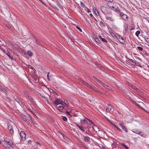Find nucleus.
<instances>
[{"label":"nucleus","instance_id":"f257e3e1","mask_svg":"<svg viewBox=\"0 0 149 149\" xmlns=\"http://www.w3.org/2000/svg\"><path fill=\"white\" fill-rule=\"evenodd\" d=\"M4 143L5 144L6 143V144H10L11 145V144L13 143V142L10 139H9L7 138H5L4 139V140L2 141H1V144L3 145V143Z\"/></svg>","mask_w":149,"mask_h":149},{"label":"nucleus","instance_id":"f03ea898","mask_svg":"<svg viewBox=\"0 0 149 149\" xmlns=\"http://www.w3.org/2000/svg\"><path fill=\"white\" fill-rule=\"evenodd\" d=\"M110 9L116 12H119L120 11V10L118 6L116 4L113 5V6H110Z\"/></svg>","mask_w":149,"mask_h":149},{"label":"nucleus","instance_id":"7ed1b4c3","mask_svg":"<svg viewBox=\"0 0 149 149\" xmlns=\"http://www.w3.org/2000/svg\"><path fill=\"white\" fill-rule=\"evenodd\" d=\"M79 80L83 84H84L86 86H87V87H88L89 88L91 89H93V87L92 86H91L89 84H88L81 78H79Z\"/></svg>","mask_w":149,"mask_h":149},{"label":"nucleus","instance_id":"20e7f679","mask_svg":"<svg viewBox=\"0 0 149 149\" xmlns=\"http://www.w3.org/2000/svg\"><path fill=\"white\" fill-rule=\"evenodd\" d=\"M6 143H3V146L5 147L7 149H13V143L10 145V144H6Z\"/></svg>","mask_w":149,"mask_h":149},{"label":"nucleus","instance_id":"39448f33","mask_svg":"<svg viewBox=\"0 0 149 149\" xmlns=\"http://www.w3.org/2000/svg\"><path fill=\"white\" fill-rule=\"evenodd\" d=\"M54 102L56 105L61 104L63 105V101L60 100L59 99L56 98L54 101Z\"/></svg>","mask_w":149,"mask_h":149},{"label":"nucleus","instance_id":"423d86ee","mask_svg":"<svg viewBox=\"0 0 149 149\" xmlns=\"http://www.w3.org/2000/svg\"><path fill=\"white\" fill-rule=\"evenodd\" d=\"M120 43L123 44H124L125 42L123 38L120 36H117L116 38Z\"/></svg>","mask_w":149,"mask_h":149},{"label":"nucleus","instance_id":"0eeeda50","mask_svg":"<svg viewBox=\"0 0 149 149\" xmlns=\"http://www.w3.org/2000/svg\"><path fill=\"white\" fill-rule=\"evenodd\" d=\"M20 135L21 139L22 140H24L25 139L26 135L25 133L23 131H21L20 133Z\"/></svg>","mask_w":149,"mask_h":149},{"label":"nucleus","instance_id":"6e6552de","mask_svg":"<svg viewBox=\"0 0 149 149\" xmlns=\"http://www.w3.org/2000/svg\"><path fill=\"white\" fill-rule=\"evenodd\" d=\"M119 127L122 128L123 131L126 132H127V129L124 126V124L123 123H120L119 124Z\"/></svg>","mask_w":149,"mask_h":149},{"label":"nucleus","instance_id":"1a4fd4ad","mask_svg":"<svg viewBox=\"0 0 149 149\" xmlns=\"http://www.w3.org/2000/svg\"><path fill=\"white\" fill-rule=\"evenodd\" d=\"M129 100L132 102L134 103L135 105H136L137 107H139V108H141V109L144 110L145 111H146V110H145L143 108H141V106L139 105V104H137L133 100V99L132 98L130 97H129Z\"/></svg>","mask_w":149,"mask_h":149},{"label":"nucleus","instance_id":"9d476101","mask_svg":"<svg viewBox=\"0 0 149 149\" xmlns=\"http://www.w3.org/2000/svg\"><path fill=\"white\" fill-rule=\"evenodd\" d=\"M0 90L2 92H4L6 93V90L4 88V87L3 85V84L0 82Z\"/></svg>","mask_w":149,"mask_h":149},{"label":"nucleus","instance_id":"9b49d317","mask_svg":"<svg viewBox=\"0 0 149 149\" xmlns=\"http://www.w3.org/2000/svg\"><path fill=\"white\" fill-rule=\"evenodd\" d=\"M8 129L9 130L10 133L11 134H14L13 130L12 128V127L11 126H10V125H9L8 126Z\"/></svg>","mask_w":149,"mask_h":149},{"label":"nucleus","instance_id":"f8f14e48","mask_svg":"<svg viewBox=\"0 0 149 149\" xmlns=\"http://www.w3.org/2000/svg\"><path fill=\"white\" fill-rule=\"evenodd\" d=\"M87 120H88L90 121L86 118L84 119L83 120H81V123L82 124H85L87 123Z\"/></svg>","mask_w":149,"mask_h":149},{"label":"nucleus","instance_id":"ddd939ff","mask_svg":"<svg viewBox=\"0 0 149 149\" xmlns=\"http://www.w3.org/2000/svg\"><path fill=\"white\" fill-rule=\"evenodd\" d=\"M129 86H130L131 87V88L133 89L136 91L137 92H140V90L136 88L135 86H132L131 85L129 84H128Z\"/></svg>","mask_w":149,"mask_h":149},{"label":"nucleus","instance_id":"4468645a","mask_svg":"<svg viewBox=\"0 0 149 149\" xmlns=\"http://www.w3.org/2000/svg\"><path fill=\"white\" fill-rule=\"evenodd\" d=\"M112 107L110 105H108L106 109L107 112H109L110 111L112 110Z\"/></svg>","mask_w":149,"mask_h":149},{"label":"nucleus","instance_id":"2eb2a0df","mask_svg":"<svg viewBox=\"0 0 149 149\" xmlns=\"http://www.w3.org/2000/svg\"><path fill=\"white\" fill-rule=\"evenodd\" d=\"M68 102L65 100H64V101H63V105L64 106H67L68 105Z\"/></svg>","mask_w":149,"mask_h":149},{"label":"nucleus","instance_id":"dca6fc26","mask_svg":"<svg viewBox=\"0 0 149 149\" xmlns=\"http://www.w3.org/2000/svg\"><path fill=\"white\" fill-rule=\"evenodd\" d=\"M15 100L16 102L19 103V104L21 105L22 104V102L20 101V99L18 97H16L15 98Z\"/></svg>","mask_w":149,"mask_h":149},{"label":"nucleus","instance_id":"f3484780","mask_svg":"<svg viewBox=\"0 0 149 149\" xmlns=\"http://www.w3.org/2000/svg\"><path fill=\"white\" fill-rule=\"evenodd\" d=\"M63 106H59L58 107H57V108L60 111L62 110L63 108Z\"/></svg>","mask_w":149,"mask_h":149},{"label":"nucleus","instance_id":"a211bd4d","mask_svg":"<svg viewBox=\"0 0 149 149\" xmlns=\"http://www.w3.org/2000/svg\"><path fill=\"white\" fill-rule=\"evenodd\" d=\"M99 38L101 40L102 42H107V41L104 38H103L101 36H100L99 37Z\"/></svg>","mask_w":149,"mask_h":149},{"label":"nucleus","instance_id":"6ab92c4d","mask_svg":"<svg viewBox=\"0 0 149 149\" xmlns=\"http://www.w3.org/2000/svg\"><path fill=\"white\" fill-rule=\"evenodd\" d=\"M107 18L108 20L109 21H113L114 20L113 18H112V17H107Z\"/></svg>","mask_w":149,"mask_h":149},{"label":"nucleus","instance_id":"aec40b11","mask_svg":"<svg viewBox=\"0 0 149 149\" xmlns=\"http://www.w3.org/2000/svg\"><path fill=\"white\" fill-rule=\"evenodd\" d=\"M95 40L97 43L100 44L101 43L100 41L98 38L95 37Z\"/></svg>","mask_w":149,"mask_h":149},{"label":"nucleus","instance_id":"412c9836","mask_svg":"<svg viewBox=\"0 0 149 149\" xmlns=\"http://www.w3.org/2000/svg\"><path fill=\"white\" fill-rule=\"evenodd\" d=\"M84 139L86 141L88 142L89 140L90 139L88 137L86 136L84 138Z\"/></svg>","mask_w":149,"mask_h":149},{"label":"nucleus","instance_id":"4be33fe9","mask_svg":"<svg viewBox=\"0 0 149 149\" xmlns=\"http://www.w3.org/2000/svg\"><path fill=\"white\" fill-rule=\"evenodd\" d=\"M111 34L112 36L113 37H114V38H116V36H118V35L115 34L114 33H112V32L111 33Z\"/></svg>","mask_w":149,"mask_h":149},{"label":"nucleus","instance_id":"5701e85b","mask_svg":"<svg viewBox=\"0 0 149 149\" xmlns=\"http://www.w3.org/2000/svg\"><path fill=\"white\" fill-rule=\"evenodd\" d=\"M27 53L29 56H32L33 54L32 52L30 51H27Z\"/></svg>","mask_w":149,"mask_h":149},{"label":"nucleus","instance_id":"b1692460","mask_svg":"<svg viewBox=\"0 0 149 149\" xmlns=\"http://www.w3.org/2000/svg\"><path fill=\"white\" fill-rule=\"evenodd\" d=\"M122 18L124 20H125L127 18V16L125 14L123 15Z\"/></svg>","mask_w":149,"mask_h":149},{"label":"nucleus","instance_id":"393cba45","mask_svg":"<svg viewBox=\"0 0 149 149\" xmlns=\"http://www.w3.org/2000/svg\"><path fill=\"white\" fill-rule=\"evenodd\" d=\"M140 32L139 31H137L135 33V35L137 36L138 37V35L140 34Z\"/></svg>","mask_w":149,"mask_h":149},{"label":"nucleus","instance_id":"a878e982","mask_svg":"<svg viewBox=\"0 0 149 149\" xmlns=\"http://www.w3.org/2000/svg\"><path fill=\"white\" fill-rule=\"evenodd\" d=\"M94 12L97 16H98L99 15V13L96 9H95L94 10Z\"/></svg>","mask_w":149,"mask_h":149},{"label":"nucleus","instance_id":"bb28decb","mask_svg":"<svg viewBox=\"0 0 149 149\" xmlns=\"http://www.w3.org/2000/svg\"><path fill=\"white\" fill-rule=\"evenodd\" d=\"M62 119L64 121H67V118H66V117L65 116H63L62 117Z\"/></svg>","mask_w":149,"mask_h":149},{"label":"nucleus","instance_id":"cd10ccee","mask_svg":"<svg viewBox=\"0 0 149 149\" xmlns=\"http://www.w3.org/2000/svg\"><path fill=\"white\" fill-rule=\"evenodd\" d=\"M80 5L83 8H84L85 7V6L84 4V3L83 2H81L80 3Z\"/></svg>","mask_w":149,"mask_h":149},{"label":"nucleus","instance_id":"c85d7f7f","mask_svg":"<svg viewBox=\"0 0 149 149\" xmlns=\"http://www.w3.org/2000/svg\"><path fill=\"white\" fill-rule=\"evenodd\" d=\"M28 68H31V69H32L33 70H35V69L31 66V65H29L28 66Z\"/></svg>","mask_w":149,"mask_h":149},{"label":"nucleus","instance_id":"c756f323","mask_svg":"<svg viewBox=\"0 0 149 149\" xmlns=\"http://www.w3.org/2000/svg\"><path fill=\"white\" fill-rule=\"evenodd\" d=\"M137 48L140 50L142 51L143 50V48L141 47L138 46Z\"/></svg>","mask_w":149,"mask_h":149},{"label":"nucleus","instance_id":"7c9ffc66","mask_svg":"<svg viewBox=\"0 0 149 149\" xmlns=\"http://www.w3.org/2000/svg\"><path fill=\"white\" fill-rule=\"evenodd\" d=\"M66 113L68 115L70 116H71V114L70 113V112L67 111L66 112Z\"/></svg>","mask_w":149,"mask_h":149},{"label":"nucleus","instance_id":"2f4dec72","mask_svg":"<svg viewBox=\"0 0 149 149\" xmlns=\"http://www.w3.org/2000/svg\"><path fill=\"white\" fill-rule=\"evenodd\" d=\"M77 29H78L81 32H82V30L79 27L77 26L76 27Z\"/></svg>","mask_w":149,"mask_h":149},{"label":"nucleus","instance_id":"473e14b6","mask_svg":"<svg viewBox=\"0 0 149 149\" xmlns=\"http://www.w3.org/2000/svg\"><path fill=\"white\" fill-rule=\"evenodd\" d=\"M138 134H139L140 135L142 136L143 135V132H139Z\"/></svg>","mask_w":149,"mask_h":149},{"label":"nucleus","instance_id":"72a5a7b5","mask_svg":"<svg viewBox=\"0 0 149 149\" xmlns=\"http://www.w3.org/2000/svg\"><path fill=\"white\" fill-rule=\"evenodd\" d=\"M124 15V14L123 13H119V15H120L121 17H123V15Z\"/></svg>","mask_w":149,"mask_h":149},{"label":"nucleus","instance_id":"f704fd0d","mask_svg":"<svg viewBox=\"0 0 149 149\" xmlns=\"http://www.w3.org/2000/svg\"><path fill=\"white\" fill-rule=\"evenodd\" d=\"M130 61L132 62L133 63H135V62L132 59H129Z\"/></svg>","mask_w":149,"mask_h":149},{"label":"nucleus","instance_id":"c9c22d12","mask_svg":"<svg viewBox=\"0 0 149 149\" xmlns=\"http://www.w3.org/2000/svg\"><path fill=\"white\" fill-rule=\"evenodd\" d=\"M97 81L101 84H102V83H103L101 80L97 79Z\"/></svg>","mask_w":149,"mask_h":149},{"label":"nucleus","instance_id":"e433bc0d","mask_svg":"<svg viewBox=\"0 0 149 149\" xmlns=\"http://www.w3.org/2000/svg\"><path fill=\"white\" fill-rule=\"evenodd\" d=\"M102 86L104 87H105L107 86V85H106V84H104L103 83H102Z\"/></svg>","mask_w":149,"mask_h":149},{"label":"nucleus","instance_id":"4c0bfd02","mask_svg":"<svg viewBox=\"0 0 149 149\" xmlns=\"http://www.w3.org/2000/svg\"><path fill=\"white\" fill-rule=\"evenodd\" d=\"M146 40L147 42L149 43V38H147Z\"/></svg>","mask_w":149,"mask_h":149},{"label":"nucleus","instance_id":"58836bf2","mask_svg":"<svg viewBox=\"0 0 149 149\" xmlns=\"http://www.w3.org/2000/svg\"><path fill=\"white\" fill-rule=\"evenodd\" d=\"M122 146H124V148H125L126 149H128V147L127 146H125L124 144H123L122 145Z\"/></svg>","mask_w":149,"mask_h":149},{"label":"nucleus","instance_id":"ea45409f","mask_svg":"<svg viewBox=\"0 0 149 149\" xmlns=\"http://www.w3.org/2000/svg\"><path fill=\"white\" fill-rule=\"evenodd\" d=\"M81 131H82L83 132H84V130L83 129H82V127H80V126L79 127H78Z\"/></svg>","mask_w":149,"mask_h":149},{"label":"nucleus","instance_id":"a19ab883","mask_svg":"<svg viewBox=\"0 0 149 149\" xmlns=\"http://www.w3.org/2000/svg\"><path fill=\"white\" fill-rule=\"evenodd\" d=\"M120 89L122 91H124L125 90V88L123 87H121Z\"/></svg>","mask_w":149,"mask_h":149},{"label":"nucleus","instance_id":"79ce46f5","mask_svg":"<svg viewBox=\"0 0 149 149\" xmlns=\"http://www.w3.org/2000/svg\"><path fill=\"white\" fill-rule=\"evenodd\" d=\"M47 79L48 80V81H50V79L49 77V76L48 75H47Z\"/></svg>","mask_w":149,"mask_h":149},{"label":"nucleus","instance_id":"37998d69","mask_svg":"<svg viewBox=\"0 0 149 149\" xmlns=\"http://www.w3.org/2000/svg\"><path fill=\"white\" fill-rule=\"evenodd\" d=\"M105 8V7H104V6H102L100 7V9H101V10H102V9H104V8Z\"/></svg>","mask_w":149,"mask_h":149},{"label":"nucleus","instance_id":"c03bdc74","mask_svg":"<svg viewBox=\"0 0 149 149\" xmlns=\"http://www.w3.org/2000/svg\"><path fill=\"white\" fill-rule=\"evenodd\" d=\"M92 90H93V91H94L96 92H98L97 91V90H95V89L93 88V89H91Z\"/></svg>","mask_w":149,"mask_h":149},{"label":"nucleus","instance_id":"a18cd8bd","mask_svg":"<svg viewBox=\"0 0 149 149\" xmlns=\"http://www.w3.org/2000/svg\"><path fill=\"white\" fill-rule=\"evenodd\" d=\"M36 42L37 43L39 42V40L38 39H37L36 38Z\"/></svg>","mask_w":149,"mask_h":149},{"label":"nucleus","instance_id":"49530a36","mask_svg":"<svg viewBox=\"0 0 149 149\" xmlns=\"http://www.w3.org/2000/svg\"><path fill=\"white\" fill-rule=\"evenodd\" d=\"M114 127L116 130H117L118 128L116 125H114Z\"/></svg>","mask_w":149,"mask_h":149},{"label":"nucleus","instance_id":"de8ad7c7","mask_svg":"<svg viewBox=\"0 0 149 149\" xmlns=\"http://www.w3.org/2000/svg\"><path fill=\"white\" fill-rule=\"evenodd\" d=\"M131 96H132L133 97H134V96H135V95L133 94H131Z\"/></svg>","mask_w":149,"mask_h":149},{"label":"nucleus","instance_id":"09e8293b","mask_svg":"<svg viewBox=\"0 0 149 149\" xmlns=\"http://www.w3.org/2000/svg\"><path fill=\"white\" fill-rule=\"evenodd\" d=\"M117 130L120 132H122L121 130L119 128H118V129H117Z\"/></svg>","mask_w":149,"mask_h":149},{"label":"nucleus","instance_id":"8fccbe9b","mask_svg":"<svg viewBox=\"0 0 149 149\" xmlns=\"http://www.w3.org/2000/svg\"><path fill=\"white\" fill-rule=\"evenodd\" d=\"M136 65H139V64L138 63H136V62H135V63H134Z\"/></svg>","mask_w":149,"mask_h":149},{"label":"nucleus","instance_id":"3c124183","mask_svg":"<svg viewBox=\"0 0 149 149\" xmlns=\"http://www.w3.org/2000/svg\"><path fill=\"white\" fill-rule=\"evenodd\" d=\"M105 1H111L113 0H105Z\"/></svg>","mask_w":149,"mask_h":149},{"label":"nucleus","instance_id":"603ef678","mask_svg":"<svg viewBox=\"0 0 149 149\" xmlns=\"http://www.w3.org/2000/svg\"><path fill=\"white\" fill-rule=\"evenodd\" d=\"M134 29V27L133 26H131V29L130 30H133Z\"/></svg>","mask_w":149,"mask_h":149},{"label":"nucleus","instance_id":"864d4df0","mask_svg":"<svg viewBox=\"0 0 149 149\" xmlns=\"http://www.w3.org/2000/svg\"><path fill=\"white\" fill-rule=\"evenodd\" d=\"M6 26L8 28H9L10 27V25L8 24H6Z\"/></svg>","mask_w":149,"mask_h":149},{"label":"nucleus","instance_id":"5fc2aeb1","mask_svg":"<svg viewBox=\"0 0 149 149\" xmlns=\"http://www.w3.org/2000/svg\"><path fill=\"white\" fill-rule=\"evenodd\" d=\"M110 88H110V87H109V86H108V87L107 88V89L109 90H110Z\"/></svg>","mask_w":149,"mask_h":149},{"label":"nucleus","instance_id":"6e6d98bb","mask_svg":"<svg viewBox=\"0 0 149 149\" xmlns=\"http://www.w3.org/2000/svg\"><path fill=\"white\" fill-rule=\"evenodd\" d=\"M90 15L91 17L93 16L92 14H91V13L90 14Z\"/></svg>","mask_w":149,"mask_h":149},{"label":"nucleus","instance_id":"4d7b16f0","mask_svg":"<svg viewBox=\"0 0 149 149\" xmlns=\"http://www.w3.org/2000/svg\"><path fill=\"white\" fill-rule=\"evenodd\" d=\"M136 133H137L138 134H139V131H136Z\"/></svg>","mask_w":149,"mask_h":149},{"label":"nucleus","instance_id":"13d9d810","mask_svg":"<svg viewBox=\"0 0 149 149\" xmlns=\"http://www.w3.org/2000/svg\"><path fill=\"white\" fill-rule=\"evenodd\" d=\"M128 29V27L127 26L126 28H125V29L126 30V29Z\"/></svg>","mask_w":149,"mask_h":149},{"label":"nucleus","instance_id":"bf43d9fd","mask_svg":"<svg viewBox=\"0 0 149 149\" xmlns=\"http://www.w3.org/2000/svg\"><path fill=\"white\" fill-rule=\"evenodd\" d=\"M49 73H50L49 72H47V75H48L49 76Z\"/></svg>","mask_w":149,"mask_h":149},{"label":"nucleus","instance_id":"052dcab7","mask_svg":"<svg viewBox=\"0 0 149 149\" xmlns=\"http://www.w3.org/2000/svg\"><path fill=\"white\" fill-rule=\"evenodd\" d=\"M77 126L78 127H79V125L78 124H77Z\"/></svg>","mask_w":149,"mask_h":149},{"label":"nucleus","instance_id":"680f3d73","mask_svg":"<svg viewBox=\"0 0 149 149\" xmlns=\"http://www.w3.org/2000/svg\"><path fill=\"white\" fill-rule=\"evenodd\" d=\"M108 87V86H107H107H106V87H105V88H107Z\"/></svg>","mask_w":149,"mask_h":149},{"label":"nucleus","instance_id":"e2e57ef3","mask_svg":"<svg viewBox=\"0 0 149 149\" xmlns=\"http://www.w3.org/2000/svg\"><path fill=\"white\" fill-rule=\"evenodd\" d=\"M1 143V141L0 140V144Z\"/></svg>","mask_w":149,"mask_h":149},{"label":"nucleus","instance_id":"0e129e2a","mask_svg":"<svg viewBox=\"0 0 149 149\" xmlns=\"http://www.w3.org/2000/svg\"><path fill=\"white\" fill-rule=\"evenodd\" d=\"M102 23V21L100 22V23Z\"/></svg>","mask_w":149,"mask_h":149},{"label":"nucleus","instance_id":"69168bd1","mask_svg":"<svg viewBox=\"0 0 149 149\" xmlns=\"http://www.w3.org/2000/svg\"><path fill=\"white\" fill-rule=\"evenodd\" d=\"M12 124H13V125H14V123H12Z\"/></svg>","mask_w":149,"mask_h":149},{"label":"nucleus","instance_id":"338daca9","mask_svg":"<svg viewBox=\"0 0 149 149\" xmlns=\"http://www.w3.org/2000/svg\"><path fill=\"white\" fill-rule=\"evenodd\" d=\"M141 104H143V103H141Z\"/></svg>","mask_w":149,"mask_h":149},{"label":"nucleus","instance_id":"774afa93","mask_svg":"<svg viewBox=\"0 0 149 149\" xmlns=\"http://www.w3.org/2000/svg\"><path fill=\"white\" fill-rule=\"evenodd\" d=\"M28 96V97H29V96L28 95H27Z\"/></svg>","mask_w":149,"mask_h":149}]
</instances>
